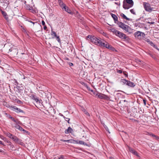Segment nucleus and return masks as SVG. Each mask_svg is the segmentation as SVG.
Here are the masks:
<instances>
[{
  "instance_id": "1",
  "label": "nucleus",
  "mask_w": 159,
  "mask_h": 159,
  "mask_svg": "<svg viewBox=\"0 0 159 159\" xmlns=\"http://www.w3.org/2000/svg\"><path fill=\"white\" fill-rule=\"evenodd\" d=\"M111 31L116 36L122 39H126L127 37L125 34L114 28H112Z\"/></svg>"
},
{
  "instance_id": "2",
  "label": "nucleus",
  "mask_w": 159,
  "mask_h": 159,
  "mask_svg": "<svg viewBox=\"0 0 159 159\" xmlns=\"http://www.w3.org/2000/svg\"><path fill=\"white\" fill-rule=\"evenodd\" d=\"M87 39H89L95 45H99L101 39H98L94 36H92L91 35H88L86 37Z\"/></svg>"
},
{
  "instance_id": "3",
  "label": "nucleus",
  "mask_w": 159,
  "mask_h": 159,
  "mask_svg": "<svg viewBox=\"0 0 159 159\" xmlns=\"http://www.w3.org/2000/svg\"><path fill=\"white\" fill-rule=\"evenodd\" d=\"M98 46L106 48L113 51L115 50V48L111 45H109L107 42L106 41H105V42H102L101 40Z\"/></svg>"
},
{
  "instance_id": "4",
  "label": "nucleus",
  "mask_w": 159,
  "mask_h": 159,
  "mask_svg": "<svg viewBox=\"0 0 159 159\" xmlns=\"http://www.w3.org/2000/svg\"><path fill=\"white\" fill-rule=\"evenodd\" d=\"M117 24L120 28L125 30L126 32H130L131 30L130 28L128 25L120 21H119Z\"/></svg>"
},
{
  "instance_id": "5",
  "label": "nucleus",
  "mask_w": 159,
  "mask_h": 159,
  "mask_svg": "<svg viewBox=\"0 0 159 159\" xmlns=\"http://www.w3.org/2000/svg\"><path fill=\"white\" fill-rule=\"evenodd\" d=\"M135 37L139 39H143L145 38V35L144 33L138 31L134 33Z\"/></svg>"
},
{
  "instance_id": "6",
  "label": "nucleus",
  "mask_w": 159,
  "mask_h": 159,
  "mask_svg": "<svg viewBox=\"0 0 159 159\" xmlns=\"http://www.w3.org/2000/svg\"><path fill=\"white\" fill-rule=\"evenodd\" d=\"M143 5L145 10L146 11L151 12L152 11H154L153 10L154 8L151 7L150 5L148 3L144 2L143 3Z\"/></svg>"
},
{
  "instance_id": "7",
  "label": "nucleus",
  "mask_w": 159,
  "mask_h": 159,
  "mask_svg": "<svg viewBox=\"0 0 159 159\" xmlns=\"http://www.w3.org/2000/svg\"><path fill=\"white\" fill-rule=\"evenodd\" d=\"M9 51L11 52V54L15 56L18 53V49L17 48H11L9 49Z\"/></svg>"
},
{
  "instance_id": "8",
  "label": "nucleus",
  "mask_w": 159,
  "mask_h": 159,
  "mask_svg": "<svg viewBox=\"0 0 159 159\" xmlns=\"http://www.w3.org/2000/svg\"><path fill=\"white\" fill-rule=\"evenodd\" d=\"M12 109L15 111L16 112L19 113H24V111L23 110L21 109L18 108L14 106L11 107Z\"/></svg>"
},
{
  "instance_id": "9",
  "label": "nucleus",
  "mask_w": 159,
  "mask_h": 159,
  "mask_svg": "<svg viewBox=\"0 0 159 159\" xmlns=\"http://www.w3.org/2000/svg\"><path fill=\"white\" fill-rule=\"evenodd\" d=\"M132 7L129 5V4L125 2H123V7L125 9H128Z\"/></svg>"
},
{
  "instance_id": "10",
  "label": "nucleus",
  "mask_w": 159,
  "mask_h": 159,
  "mask_svg": "<svg viewBox=\"0 0 159 159\" xmlns=\"http://www.w3.org/2000/svg\"><path fill=\"white\" fill-rule=\"evenodd\" d=\"M111 15L114 20V22L117 24L119 22L118 20V17H117V16L116 15L112 13H111Z\"/></svg>"
},
{
  "instance_id": "11",
  "label": "nucleus",
  "mask_w": 159,
  "mask_h": 159,
  "mask_svg": "<svg viewBox=\"0 0 159 159\" xmlns=\"http://www.w3.org/2000/svg\"><path fill=\"white\" fill-rule=\"evenodd\" d=\"M30 97L31 98V99L34 100L36 102L39 103L40 102V100L34 94H32L30 96Z\"/></svg>"
},
{
  "instance_id": "12",
  "label": "nucleus",
  "mask_w": 159,
  "mask_h": 159,
  "mask_svg": "<svg viewBox=\"0 0 159 159\" xmlns=\"http://www.w3.org/2000/svg\"><path fill=\"white\" fill-rule=\"evenodd\" d=\"M124 2L129 4V5L133 6L134 5V2L132 0H124Z\"/></svg>"
},
{
  "instance_id": "13",
  "label": "nucleus",
  "mask_w": 159,
  "mask_h": 159,
  "mask_svg": "<svg viewBox=\"0 0 159 159\" xmlns=\"http://www.w3.org/2000/svg\"><path fill=\"white\" fill-rule=\"evenodd\" d=\"M73 131L72 129L70 127L65 130V133L66 134H69V133H72Z\"/></svg>"
},
{
  "instance_id": "14",
  "label": "nucleus",
  "mask_w": 159,
  "mask_h": 159,
  "mask_svg": "<svg viewBox=\"0 0 159 159\" xmlns=\"http://www.w3.org/2000/svg\"><path fill=\"white\" fill-rule=\"evenodd\" d=\"M11 126L12 127H15L16 129H19L20 131H21L22 129V128L20 126L18 125H15L13 124H11Z\"/></svg>"
},
{
  "instance_id": "15",
  "label": "nucleus",
  "mask_w": 159,
  "mask_h": 159,
  "mask_svg": "<svg viewBox=\"0 0 159 159\" xmlns=\"http://www.w3.org/2000/svg\"><path fill=\"white\" fill-rule=\"evenodd\" d=\"M127 85L131 87H133L135 86V84L134 83L131 82L130 81L128 80Z\"/></svg>"
},
{
  "instance_id": "16",
  "label": "nucleus",
  "mask_w": 159,
  "mask_h": 159,
  "mask_svg": "<svg viewBox=\"0 0 159 159\" xmlns=\"http://www.w3.org/2000/svg\"><path fill=\"white\" fill-rule=\"evenodd\" d=\"M15 142L20 145H22L23 143L21 142V140L18 138L17 137L16 138Z\"/></svg>"
},
{
  "instance_id": "17",
  "label": "nucleus",
  "mask_w": 159,
  "mask_h": 159,
  "mask_svg": "<svg viewBox=\"0 0 159 159\" xmlns=\"http://www.w3.org/2000/svg\"><path fill=\"white\" fill-rule=\"evenodd\" d=\"M62 9H64V10L69 13H71V11L69 9V8L66 7V6H64V7Z\"/></svg>"
},
{
  "instance_id": "18",
  "label": "nucleus",
  "mask_w": 159,
  "mask_h": 159,
  "mask_svg": "<svg viewBox=\"0 0 159 159\" xmlns=\"http://www.w3.org/2000/svg\"><path fill=\"white\" fill-rule=\"evenodd\" d=\"M58 2L60 6L61 7L62 9L64 7V6H66V5L61 1V0H58Z\"/></svg>"
},
{
  "instance_id": "19",
  "label": "nucleus",
  "mask_w": 159,
  "mask_h": 159,
  "mask_svg": "<svg viewBox=\"0 0 159 159\" xmlns=\"http://www.w3.org/2000/svg\"><path fill=\"white\" fill-rule=\"evenodd\" d=\"M128 80H127L125 79H121L120 81V82L123 83L124 84H126L127 85Z\"/></svg>"
},
{
  "instance_id": "20",
  "label": "nucleus",
  "mask_w": 159,
  "mask_h": 159,
  "mask_svg": "<svg viewBox=\"0 0 159 159\" xmlns=\"http://www.w3.org/2000/svg\"><path fill=\"white\" fill-rule=\"evenodd\" d=\"M120 16L124 19L128 20H130V19L127 18L124 14L121 13L120 14Z\"/></svg>"
},
{
  "instance_id": "21",
  "label": "nucleus",
  "mask_w": 159,
  "mask_h": 159,
  "mask_svg": "<svg viewBox=\"0 0 159 159\" xmlns=\"http://www.w3.org/2000/svg\"><path fill=\"white\" fill-rule=\"evenodd\" d=\"M96 95H97L98 97L102 99H104V94L102 93H98V94H96Z\"/></svg>"
},
{
  "instance_id": "22",
  "label": "nucleus",
  "mask_w": 159,
  "mask_h": 159,
  "mask_svg": "<svg viewBox=\"0 0 159 159\" xmlns=\"http://www.w3.org/2000/svg\"><path fill=\"white\" fill-rule=\"evenodd\" d=\"M79 144L81 145H86L87 146H88V144L84 142L83 141H79Z\"/></svg>"
},
{
  "instance_id": "23",
  "label": "nucleus",
  "mask_w": 159,
  "mask_h": 159,
  "mask_svg": "<svg viewBox=\"0 0 159 159\" xmlns=\"http://www.w3.org/2000/svg\"><path fill=\"white\" fill-rule=\"evenodd\" d=\"M148 43L150 44L151 46L153 45V43L149 39H147L145 40Z\"/></svg>"
},
{
  "instance_id": "24",
  "label": "nucleus",
  "mask_w": 159,
  "mask_h": 159,
  "mask_svg": "<svg viewBox=\"0 0 159 159\" xmlns=\"http://www.w3.org/2000/svg\"><path fill=\"white\" fill-rule=\"evenodd\" d=\"M150 136L153 137L155 138L156 139H157V140H158V139H159V138L157 136H156V135L152 134H150Z\"/></svg>"
},
{
  "instance_id": "25",
  "label": "nucleus",
  "mask_w": 159,
  "mask_h": 159,
  "mask_svg": "<svg viewBox=\"0 0 159 159\" xmlns=\"http://www.w3.org/2000/svg\"><path fill=\"white\" fill-rule=\"evenodd\" d=\"M79 141L78 140L71 139V141L70 142V143L79 144Z\"/></svg>"
},
{
  "instance_id": "26",
  "label": "nucleus",
  "mask_w": 159,
  "mask_h": 159,
  "mask_svg": "<svg viewBox=\"0 0 159 159\" xmlns=\"http://www.w3.org/2000/svg\"><path fill=\"white\" fill-rule=\"evenodd\" d=\"M16 124L15 125H21L22 123L18 119L16 120V122H15Z\"/></svg>"
},
{
  "instance_id": "27",
  "label": "nucleus",
  "mask_w": 159,
  "mask_h": 159,
  "mask_svg": "<svg viewBox=\"0 0 159 159\" xmlns=\"http://www.w3.org/2000/svg\"><path fill=\"white\" fill-rule=\"evenodd\" d=\"M130 11L131 12V13H132V14H133L134 15H136V13L135 12V10L134 9H131L130 10Z\"/></svg>"
},
{
  "instance_id": "28",
  "label": "nucleus",
  "mask_w": 159,
  "mask_h": 159,
  "mask_svg": "<svg viewBox=\"0 0 159 159\" xmlns=\"http://www.w3.org/2000/svg\"><path fill=\"white\" fill-rule=\"evenodd\" d=\"M6 134L7 137H8L10 139L11 138V136H12V135H13L12 134H11L9 133H7Z\"/></svg>"
},
{
  "instance_id": "29",
  "label": "nucleus",
  "mask_w": 159,
  "mask_h": 159,
  "mask_svg": "<svg viewBox=\"0 0 159 159\" xmlns=\"http://www.w3.org/2000/svg\"><path fill=\"white\" fill-rule=\"evenodd\" d=\"M30 7V5L29 4H26L25 8L27 10H30L31 8L30 7Z\"/></svg>"
},
{
  "instance_id": "30",
  "label": "nucleus",
  "mask_w": 159,
  "mask_h": 159,
  "mask_svg": "<svg viewBox=\"0 0 159 159\" xmlns=\"http://www.w3.org/2000/svg\"><path fill=\"white\" fill-rule=\"evenodd\" d=\"M110 99V98L109 97H108V96H107V95L104 94V99L109 100Z\"/></svg>"
},
{
  "instance_id": "31",
  "label": "nucleus",
  "mask_w": 159,
  "mask_h": 159,
  "mask_svg": "<svg viewBox=\"0 0 159 159\" xmlns=\"http://www.w3.org/2000/svg\"><path fill=\"white\" fill-rule=\"evenodd\" d=\"M51 34L52 35H54L55 37L57 36V34L56 32L53 31L52 30L51 31Z\"/></svg>"
},
{
  "instance_id": "32",
  "label": "nucleus",
  "mask_w": 159,
  "mask_h": 159,
  "mask_svg": "<svg viewBox=\"0 0 159 159\" xmlns=\"http://www.w3.org/2000/svg\"><path fill=\"white\" fill-rule=\"evenodd\" d=\"M17 138V137L14 135H12L11 139L13 140L14 142Z\"/></svg>"
},
{
  "instance_id": "33",
  "label": "nucleus",
  "mask_w": 159,
  "mask_h": 159,
  "mask_svg": "<svg viewBox=\"0 0 159 159\" xmlns=\"http://www.w3.org/2000/svg\"><path fill=\"white\" fill-rule=\"evenodd\" d=\"M129 151L132 153H133V152L134 151V150L133 148L129 147Z\"/></svg>"
},
{
  "instance_id": "34",
  "label": "nucleus",
  "mask_w": 159,
  "mask_h": 159,
  "mask_svg": "<svg viewBox=\"0 0 159 159\" xmlns=\"http://www.w3.org/2000/svg\"><path fill=\"white\" fill-rule=\"evenodd\" d=\"M55 37L56 38L58 42L60 43L61 42V40L59 37L57 35V36H55Z\"/></svg>"
},
{
  "instance_id": "35",
  "label": "nucleus",
  "mask_w": 159,
  "mask_h": 159,
  "mask_svg": "<svg viewBox=\"0 0 159 159\" xmlns=\"http://www.w3.org/2000/svg\"><path fill=\"white\" fill-rule=\"evenodd\" d=\"M61 141H63V142H66L68 143H70V142L71 141V140H65L63 139H61Z\"/></svg>"
},
{
  "instance_id": "36",
  "label": "nucleus",
  "mask_w": 159,
  "mask_h": 159,
  "mask_svg": "<svg viewBox=\"0 0 159 159\" xmlns=\"http://www.w3.org/2000/svg\"><path fill=\"white\" fill-rule=\"evenodd\" d=\"M152 46L153 47H154L155 48L157 49V50H158L159 51V49L158 48L157 46H156L155 44L153 43V45H152Z\"/></svg>"
},
{
  "instance_id": "37",
  "label": "nucleus",
  "mask_w": 159,
  "mask_h": 159,
  "mask_svg": "<svg viewBox=\"0 0 159 159\" xmlns=\"http://www.w3.org/2000/svg\"><path fill=\"white\" fill-rule=\"evenodd\" d=\"M2 14L3 16L4 17L7 16V14L4 11H2Z\"/></svg>"
},
{
  "instance_id": "38",
  "label": "nucleus",
  "mask_w": 159,
  "mask_h": 159,
  "mask_svg": "<svg viewBox=\"0 0 159 159\" xmlns=\"http://www.w3.org/2000/svg\"><path fill=\"white\" fill-rule=\"evenodd\" d=\"M132 153H133L134 155H135L137 157L139 156L138 153L136 151H135V150Z\"/></svg>"
},
{
  "instance_id": "39",
  "label": "nucleus",
  "mask_w": 159,
  "mask_h": 159,
  "mask_svg": "<svg viewBox=\"0 0 159 159\" xmlns=\"http://www.w3.org/2000/svg\"><path fill=\"white\" fill-rule=\"evenodd\" d=\"M10 119L13 121L15 123L16 122V119H15L13 117H10Z\"/></svg>"
},
{
  "instance_id": "40",
  "label": "nucleus",
  "mask_w": 159,
  "mask_h": 159,
  "mask_svg": "<svg viewBox=\"0 0 159 159\" xmlns=\"http://www.w3.org/2000/svg\"><path fill=\"white\" fill-rule=\"evenodd\" d=\"M7 142L9 143L8 145L10 146L11 147H12V148H13L14 147L13 145H12V143L10 142Z\"/></svg>"
},
{
  "instance_id": "41",
  "label": "nucleus",
  "mask_w": 159,
  "mask_h": 159,
  "mask_svg": "<svg viewBox=\"0 0 159 159\" xmlns=\"http://www.w3.org/2000/svg\"><path fill=\"white\" fill-rule=\"evenodd\" d=\"M31 8L30 10V11L33 13H34V12H35L34 10L33 9V8L32 7H30Z\"/></svg>"
},
{
  "instance_id": "42",
  "label": "nucleus",
  "mask_w": 159,
  "mask_h": 159,
  "mask_svg": "<svg viewBox=\"0 0 159 159\" xmlns=\"http://www.w3.org/2000/svg\"><path fill=\"white\" fill-rule=\"evenodd\" d=\"M66 121H67V122L68 124H70V122H69V121L70 120V119L69 118H66L65 120Z\"/></svg>"
},
{
  "instance_id": "43",
  "label": "nucleus",
  "mask_w": 159,
  "mask_h": 159,
  "mask_svg": "<svg viewBox=\"0 0 159 159\" xmlns=\"http://www.w3.org/2000/svg\"><path fill=\"white\" fill-rule=\"evenodd\" d=\"M102 34L103 36H105L107 38H108V36L106 33L103 32L102 33Z\"/></svg>"
},
{
  "instance_id": "44",
  "label": "nucleus",
  "mask_w": 159,
  "mask_h": 159,
  "mask_svg": "<svg viewBox=\"0 0 159 159\" xmlns=\"http://www.w3.org/2000/svg\"><path fill=\"white\" fill-rule=\"evenodd\" d=\"M86 86L88 90L91 91V92H92L93 91V90H91L90 88L89 87H88V86H87V85H86Z\"/></svg>"
},
{
  "instance_id": "45",
  "label": "nucleus",
  "mask_w": 159,
  "mask_h": 159,
  "mask_svg": "<svg viewBox=\"0 0 159 159\" xmlns=\"http://www.w3.org/2000/svg\"><path fill=\"white\" fill-rule=\"evenodd\" d=\"M146 22L150 24H153L155 23V22L154 21H152V22H149V21H147Z\"/></svg>"
},
{
  "instance_id": "46",
  "label": "nucleus",
  "mask_w": 159,
  "mask_h": 159,
  "mask_svg": "<svg viewBox=\"0 0 159 159\" xmlns=\"http://www.w3.org/2000/svg\"><path fill=\"white\" fill-rule=\"evenodd\" d=\"M84 113L87 116H90V115L89 114L87 111H85V112H84Z\"/></svg>"
},
{
  "instance_id": "47",
  "label": "nucleus",
  "mask_w": 159,
  "mask_h": 159,
  "mask_svg": "<svg viewBox=\"0 0 159 159\" xmlns=\"http://www.w3.org/2000/svg\"><path fill=\"white\" fill-rule=\"evenodd\" d=\"M1 138L2 139H3L4 141H5L6 140V138L5 137H4L3 136H2L1 137Z\"/></svg>"
},
{
  "instance_id": "48",
  "label": "nucleus",
  "mask_w": 159,
  "mask_h": 159,
  "mask_svg": "<svg viewBox=\"0 0 159 159\" xmlns=\"http://www.w3.org/2000/svg\"><path fill=\"white\" fill-rule=\"evenodd\" d=\"M105 128L106 129V130L107 131H108L109 133H110V132H109V129H108V127L106 126V127H105Z\"/></svg>"
},
{
  "instance_id": "49",
  "label": "nucleus",
  "mask_w": 159,
  "mask_h": 159,
  "mask_svg": "<svg viewBox=\"0 0 159 159\" xmlns=\"http://www.w3.org/2000/svg\"><path fill=\"white\" fill-rule=\"evenodd\" d=\"M17 102L18 103H20V104H21L22 103V102L20 100H18L17 101Z\"/></svg>"
},
{
  "instance_id": "50",
  "label": "nucleus",
  "mask_w": 159,
  "mask_h": 159,
  "mask_svg": "<svg viewBox=\"0 0 159 159\" xmlns=\"http://www.w3.org/2000/svg\"><path fill=\"white\" fill-rule=\"evenodd\" d=\"M64 158V156L61 155L58 158V159H63Z\"/></svg>"
},
{
  "instance_id": "51",
  "label": "nucleus",
  "mask_w": 159,
  "mask_h": 159,
  "mask_svg": "<svg viewBox=\"0 0 159 159\" xmlns=\"http://www.w3.org/2000/svg\"><path fill=\"white\" fill-rule=\"evenodd\" d=\"M42 25H45V22L43 20H42Z\"/></svg>"
},
{
  "instance_id": "52",
  "label": "nucleus",
  "mask_w": 159,
  "mask_h": 159,
  "mask_svg": "<svg viewBox=\"0 0 159 159\" xmlns=\"http://www.w3.org/2000/svg\"><path fill=\"white\" fill-rule=\"evenodd\" d=\"M117 72L121 74L122 73V71L121 70H118Z\"/></svg>"
},
{
  "instance_id": "53",
  "label": "nucleus",
  "mask_w": 159,
  "mask_h": 159,
  "mask_svg": "<svg viewBox=\"0 0 159 159\" xmlns=\"http://www.w3.org/2000/svg\"><path fill=\"white\" fill-rule=\"evenodd\" d=\"M146 100L145 99L143 100V102L145 105H146Z\"/></svg>"
},
{
  "instance_id": "54",
  "label": "nucleus",
  "mask_w": 159,
  "mask_h": 159,
  "mask_svg": "<svg viewBox=\"0 0 159 159\" xmlns=\"http://www.w3.org/2000/svg\"><path fill=\"white\" fill-rule=\"evenodd\" d=\"M28 21H29V22H30V23H33V25H34L35 23H37V22H32V21H31V20H28Z\"/></svg>"
},
{
  "instance_id": "55",
  "label": "nucleus",
  "mask_w": 159,
  "mask_h": 159,
  "mask_svg": "<svg viewBox=\"0 0 159 159\" xmlns=\"http://www.w3.org/2000/svg\"><path fill=\"white\" fill-rule=\"evenodd\" d=\"M69 65L70 66H73V64L72 63H71V62H70L69 63Z\"/></svg>"
},
{
  "instance_id": "56",
  "label": "nucleus",
  "mask_w": 159,
  "mask_h": 159,
  "mask_svg": "<svg viewBox=\"0 0 159 159\" xmlns=\"http://www.w3.org/2000/svg\"><path fill=\"white\" fill-rule=\"evenodd\" d=\"M21 131H23L24 132V133H27V132H28L26 130L23 129H22L21 130Z\"/></svg>"
},
{
  "instance_id": "57",
  "label": "nucleus",
  "mask_w": 159,
  "mask_h": 159,
  "mask_svg": "<svg viewBox=\"0 0 159 159\" xmlns=\"http://www.w3.org/2000/svg\"><path fill=\"white\" fill-rule=\"evenodd\" d=\"M47 29V27L46 26L44 25V26L43 27V29L44 30H46V29Z\"/></svg>"
},
{
  "instance_id": "58",
  "label": "nucleus",
  "mask_w": 159,
  "mask_h": 159,
  "mask_svg": "<svg viewBox=\"0 0 159 159\" xmlns=\"http://www.w3.org/2000/svg\"><path fill=\"white\" fill-rule=\"evenodd\" d=\"M23 3H24V4H25L26 5V4H26V2H26V1H25V0H24V1H23Z\"/></svg>"
},
{
  "instance_id": "59",
  "label": "nucleus",
  "mask_w": 159,
  "mask_h": 159,
  "mask_svg": "<svg viewBox=\"0 0 159 159\" xmlns=\"http://www.w3.org/2000/svg\"><path fill=\"white\" fill-rule=\"evenodd\" d=\"M0 152L4 153V152L2 150H0Z\"/></svg>"
},
{
  "instance_id": "60",
  "label": "nucleus",
  "mask_w": 159,
  "mask_h": 159,
  "mask_svg": "<svg viewBox=\"0 0 159 159\" xmlns=\"http://www.w3.org/2000/svg\"><path fill=\"white\" fill-rule=\"evenodd\" d=\"M0 144H2L3 145H4L3 143H2V141H0Z\"/></svg>"
},
{
  "instance_id": "61",
  "label": "nucleus",
  "mask_w": 159,
  "mask_h": 159,
  "mask_svg": "<svg viewBox=\"0 0 159 159\" xmlns=\"http://www.w3.org/2000/svg\"><path fill=\"white\" fill-rule=\"evenodd\" d=\"M4 17L6 20H7L8 19V17H7V16Z\"/></svg>"
},
{
  "instance_id": "62",
  "label": "nucleus",
  "mask_w": 159,
  "mask_h": 159,
  "mask_svg": "<svg viewBox=\"0 0 159 159\" xmlns=\"http://www.w3.org/2000/svg\"><path fill=\"white\" fill-rule=\"evenodd\" d=\"M63 117L64 118L65 120L67 117H66L65 116H63Z\"/></svg>"
},
{
  "instance_id": "63",
  "label": "nucleus",
  "mask_w": 159,
  "mask_h": 159,
  "mask_svg": "<svg viewBox=\"0 0 159 159\" xmlns=\"http://www.w3.org/2000/svg\"><path fill=\"white\" fill-rule=\"evenodd\" d=\"M150 55L152 57V58H153L154 57H153V56L152 55V54H150Z\"/></svg>"
},
{
  "instance_id": "64",
  "label": "nucleus",
  "mask_w": 159,
  "mask_h": 159,
  "mask_svg": "<svg viewBox=\"0 0 159 159\" xmlns=\"http://www.w3.org/2000/svg\"><path fill=\"white\" fill-rule=\"evenodd\" d=\"M110 159H114L113 157H110Z\"/></svg>"
}]
</instances>
